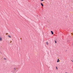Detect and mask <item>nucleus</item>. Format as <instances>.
Returning <instances> with one entry per match:
<instances>
[{
    "label": "nucleus",
    "instance_id": "5",
    "mask_svg": "<svg viewBox=\"0 0 73 73\" xmlns=\"http://www.w3.org/2000/svg\"><path fill=\"white\" fill-rule=\"evenodd\" d=\"M41 5H42V7H44V5H43V4H42V3H41Z\"/></svg>",
    "mask_w": 73,
    "mask_h": 73
},
{
    "label": "nucleus",
    "instance_id": "9",
    "mask_svg": "<svg viewBox=\"0 0 73 73\" xmlns=\"http://www.w3.org/2000/svg\"><path fill=\"white\" fill-rule=\"evenodd\" d=\"M54 42H55V43L56 44V43H57V42H56V40H55L54 41Z\"/></svg>",
    "mask_w": 73,
    "mask_h": 73
},
{
    "label": "nucleus",
    "instance_id": "8",
    "mask_svg": "<svg viewBox=\"0 0 73 73\" xmlns=\"http://www.w3.org/2000/svg\"><path fill=\"white\" fill-rule=\"evenodd\" d=\"M3 59L4 60H7V58H4Z\"/></svg>",
    "mask_w": 73,
    "mask_h": 73
},
{
    "label": "nucleus",
    "instance_id": "2",
    "mask_svg": "<svg viewBox=\"0 0 73 73\" xmlns=\"http://www.w3.org/2000/svg\"><path fill=\"white\" fill-rule=\"evenodd\" d=\"M17 69V68H14V69L15 70H16Z\"/></svg>",
    "mask_w": 73,
    "mask_h": 73
},
{
    "label": "nucleus",
    "instance_id": "10",
    "mask_svg": "<svg viewBox=\"0 0 73 73\" xmlns=\"http://www.w3.org/2000/svg\"><path fill=\"white\" fill-rule=\"evenodd\" d=\"M44 0H40V1H43Z\"/></svg>",
    "mask_w": 73,
    "mask_h": 73
},
{
    "label": "nucleus",
    "instance_id": "3",
    "mask_svg": "<svg viewBox=\"0 0 73 73\" xmlns=\"http://www.w3.org/2000/svg\"><path fill=\"white\" fill-rule=\"evenodd\" d=\"M2 41V38L0 37V41Z\"/></svg>",
    "mask_w": 73,
    "mask_h": 73
},
{
    "label": "nucleus",
    "instance_id": "11",
    "mask_svg": "<svg viewBox=\"0 0 73 73\" xmlns=\"http://www.w3.org/2000/svg\"><path fill=\"white\" fill-rule=\"evenodd\" d=\"M56 69H57L58 68H57V67H56Z\"/></svg>",
    "mask_w": 73,
    "mask_h": 73
},
{
    "label": "nucleus",
    "instance_id": "6",
    "mask_svg": "<svg viewBox=\"0 0 73 73\" xmlns=\"http://www.w3.org/2000/svg\"><path fill=\"white\" fill-rule=\"evenodd\" d=\"M8 37H9V38H11V36L8 35Z\"/></svg>",
    "mask_w": 73,
    "mask_h": 73
},
{
    "label": "nucleus",
    "instance_id": "4",
    "mask_svg": "<svg viewBox=\"0 0 73 73\" xmlns=\"http://www.w3.org/2000/svg\"><path fill=\"white\" fill-rule=\"evenodd\" d=\"M51 34H52V35H53V31H51Z\"/></svg>",
    "mask_w": 73,
    "mask_h": 73
},
{
    "label": "nucleus",
    "instance_id": "7",
    "mask_svg": "<svg viewBox=\"0 0 73 73\" xmlns=\"http://www.w3.org/2000/svg\"><path fill=\"white\" fill-rule=\"evenodd\" d=\"M46 44L47 45H49V43H48V42H46Z\"/></svg>",
    "mask_w": 73,
    "mask_h": 73
},
{
    "label": "nucleus",
    "instance_id": "12",
    "mask_svg": "<svg viewBox=\"0 0 73 73\" xmlns=\"http://www.w3.org/2000/svg\"><path fill=\"white\" fill-rule=\"evenodd\" d=\"M11 42H12V41H11L10 42V43H11Z\"/></svg>",
    "mask_w": 73,
    "mask_h": 73
},
{
    "label": "nucleus",
    "instance_id": "1",
    "mask_svg": "<svg viewBox=\"0 0 73 73\" xmlns=\"http://www.w3.org/2000/svg\"><path fill=\"white\" fill-rule=\"evenodd\" d=\"M57 62H60V60H59V59H58V60H57Z\"/></svg>",
    "mask_w": 73,
    "mask_h": 73
}]
</instances>
